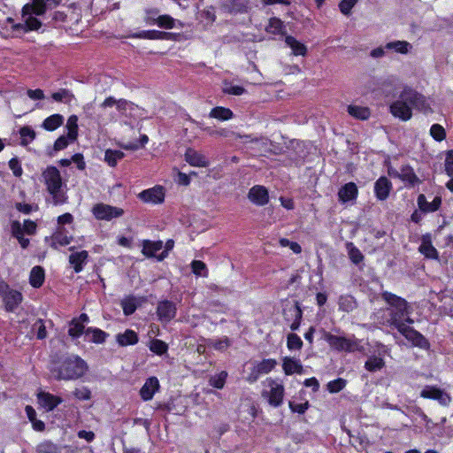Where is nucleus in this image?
I'll use <instances>...</instances> for the list:
<instances>
[{"mask_svg":"<svg viewBox=\"0 0 453 453\" xmlns=\"http://www.w3.org/2000/svg\"><path fill=\"white\" fill-rule=\"evenodd\" d=\"M142 253L144 257L148 258L157 257V253L163 249V242L146 239L142 240Z\"/></svg>","mask_w":453,"mask_h":453,"instance_id":"19","label":"nucleus"},{"mask_svg":"<svg viewBox=\"0 0 453 453\" xmlns=\"http://www.w3.org/2000/svg\"><path fill=\"white\" fill-rule=\"evenodd\" d=\"M289 312H291V315L294 317V321L290 325V329L292 331H296L300 327L302 318H303V311L300 308L299 304L296 303L295 306L290 308L288 310Z\"/></svg>","mask_w":453,"mask_h":453,"instance_id":"43","label":"nucleus"},{"mask_svg":"<svg viewBox=\"0 0 453 453\" xmlns=\"http://www.w3.org/2000/svg\"><path fill=\"white\" fill-rule=\"evenodd\" d=\"M399 179L402 181L408 183L411 187H414L415 185L421 183V180L415 173L414 169L409 165H405L401 167Z\"/></svg>","mask_w":453,"mask_h":453,"instance_id":"20","label":"nucleus"},{"mask_svg":"<svg viewBox=\"0 0 453 453\" xmlns=\"http://www.w3.org/2000/svg\"><path fill=\"white\" fill-rule=\"evenodd\" d=\"M46 190L51 196L54 205H61L67 202L68 196L63 190L65 183L60 171L54 165H48L42 173Z\"/></svg>","mask_w":453,"mask_h":453,"instance_id":"3","label":"nucleus"},{"mask_svg":"<svg viewBox=\"0 0 453 453\" xmlns=\"http://www.w3.org/2000/svg\"><path fill=\"white\" fill-rule=\"evenodd\" d=\"M425 104V97L416 90L405 88L399 98L390 104L391 114L403 121L411 119L412 116L411 107L421 108Z\"/></svg>","mask_w":453,"mask_h":453,"instance_id":"2","label":"nucleus"},{"mask_svg":"<svg viewBox=\"0 0 453 453\" xmlns=\"http://www.w3.org/2000/svg\"><path fill=\"white\" fill-rule=\"evenodd\" d=\"M177 34L171 32H165L159 30H149V39L148 40H165V41H173L176 40Z\"/></svg>","mask_w":453,"mask_h":453,"instance_id":"41","label":"nucleus"},{"mask_svg":"<svg viewBox=\"0 0 453 453\" xmlns=\"http://www.w3.org/2000/svg\"><path fill=\"white\" fill-rule=\"evenodd\" d=\"M86 334H91L90 342L96 344H103L106 342L109 334L98 327L89 326L86 329Z\"/></svg>","mask_w":453,"mask_h":453,"instance_id":"29","label":"nucleus"},{"mask_svg":"<svg viewBox=\"0 0 453 453\" xmlns=\"http://www.w3.org/2000/svg\"><path fill=\"white\" fill-rule=\"evenodd\" d=\"M149 142V137L147 134H142L140 136L139 141H135L133 142H128L127 144L122 145V148L127 150H137L140 148L144 147Z\"/></svg>","mask_w":453,"mask_h":453,"instance_id":"54","label":"nucleus"},{"mask_svg":"<svg viewBox=\"0 0 453 453\" xmlns=\"http://www.w3.org/2000/svg\"><path fill=\"white\" fill-rule=\"evenodd\" d=\"M67 136L70 141L73 142L78 137V118L76 115H71L66 123Z\"/></svg>","mask_w":453,"mask_h":453,"instance_id":"36","label":"nucleus"},{"mask_svg":"<svg viewBox=\"0 0 453 453\" xmlns=\"http://www.w3.org/2000/svg\"><path fill=\"white\" fill-rule=\"evenodd\" d=\"M176 20L168 14L160 15L157 18L156 25L160 28L173 29L175 27Z\"/></svg>","mask_w":453,"mask_h":453,"instance_id":"48","label":"nucleus"},{"mask_svg":"<svg viewBox=\"0 0 453 453\" xmlns=\"http://www.w3.org/2000/svg\"><path fill=\"white\" fill-rule=\"evenodd\" d=\"M36 450L38 453H59L58 446L50 441L40 443Z\"/></svg>","mask_w":453,"mask_h":453,"instance_id":"58","label":"nucleus"},{"mask_svg":"<svg viewBox=\"0 0 453 453\" xmlns=\"http://www.w3.org/2000/svg\"><path fill=\"white\" fill-rule=\"evenodd\" d=\"M39 404L46 411H52L61 403V398H38Z\"/></svg>","mask_w":453,"mask_h":453,"instance_id":"56","label":"nucleus"},{"mask_svg":"<svg viewBox=\"0 0 453 453\" xmlns=\"http://www.w3.org/2000/svg\"><path fill=\"white\" fill-rule=\"evenodd\" d=\"M228 373L226 371H221L209 379V385L217 389H221L226 384Z\"/></svg>","mask_w":453,"mask_h":453,"instance_id":"40","label":"nucleus"},{"mask_svg":"<svg viewBox=\"0 0 453 453\" xmlns=\"http://www.w3.org/2000/svg\"><path fill=\"white\" fill-rule=\"evenodd\" d=\"M410 47V43L405 41H395L391 42H388L385 45L387 50H394L395 52L401 54H406L408 52Z\"/></svg>","mask_w":453,"mask_h":453,"instance_id":"47","label":"nucleus"},{"mask_svg":"<svg viewBox=\"0 0 453 453\" xmlns=\"http://www.w3.org/2000/svg\"><path fill=\"white\" fill-rule=\"evenodd\" d=\"M265 31L274 35H283L286 34V27L280 18L273 17L269 19Z\"/></svg>","mask_w":453,"mask_h":453,"instance_id":"24","label":"nucleus"},{"mask_svg":"<svg viewBox=\"0 0 453 453\" xmlns=\"http://www.w3.org/2000/svg\"><path fill=\"white\" fill-rule=\"evenodd\" d=\"M185 160L192 166L196 167H207L209 160L200 152L188 148L185 152Z\"/></svg>","mask_w":453,"mask_h":453,"instance_id":"18","label":"nucleus"},{"mask_svg":"<svg viewBox=\"0 0 453 453\" xmlns=\"http://www.w3.org/2000/svg\"><path fill=\"white\" fill-rule=\"evenodd\" d=\"M417 203L419 211L423 213H431L437 211L441 205V197L436 196L434 200L429 203L426 201V197L424 194L418 196Z\"/></svg>","mask_w":453,"mask_h":453,"instance_id":"14","label":"nucleus"},{"mask_svg":"<svg viewBox=\"0 0 453 453\" xmlns=\"http://www.w3.org/2000/svg\"><path fill=\"white\" fill-rule=\"evenodd\" d=\"M392 182L386 176H380L374 183V195L380 201H385L392 190Z\"/></svg>","mask_w":453,"mask_h":453,"instance_id":"12","label":"nucleus"},{"mask_svg":"<svg viewBox=\"0 0 453 453\" xmlns=\"http://www.w3.org/2000/svg\"><path fill=\"white\" fill-rule=\"evenodd\" d=\"M45 280V271L43 267L40 265L34 266L29 274V284L35 288H41Z\"/></svg>","mask_w":453,"mask_h":453,"instance_id":"22","label":"nucleus"},{"mask_svg":"<svg viewBox=\"0 0 453 453\" xmlns=\"http://www.w3.org/2000/svg\"><path fill=\"white\" fill-rule=\"evenodd\" d=\"M35 16H42L47 11V4L44 0H32Z\"/></svg>","mask_w":453,"mask_h":453,"instance_id":"63","label":"nucleus"},{"mask_svg":"<svg viewBox=\"0 0 453 453\" xmlns=\"http://www.w3.org/2000/svg\"><path fill=\"white\" fill-rule=\"evenodd\" d=\"M149 349L156 355L162 356L167 352L168 345L162 340L153 339L150 342Z\"/></svg>","mask_w":453,"mask_h":453,"instance_id":"44","label":"nucleus"},{"mask_svg":"<svg viewBox=\"0 0 453 453\" xmlns=\"http://www.w3.org/2000/svg\"><path fill=\"white\" fill-rule=\"evenodd\" d=\"M70 142L71 141L67 135L66 136L65 135L59 136L55 141V142L53 144L52 151L49 152V156L53 157L55 152L65 150L69 145Z\"/></svg>","mask_w":453,"mask_h":453,"instance_id":"52","label":"nucleus"},{"mask_svg":"<svg viewBox=\"0 0 453 453\" xmlns=\"http://www.w3.org/2000/svg\"><path fill=\"white\" fill-rule=\"evenodd\" d=\"M248 198L252 203L264 206L269 202V193L265 186L255 185L249 190Z\"/></svg>","mask_w":453,"mask_h":453,"instance_id":"11","label":"nucleus"},{"mask_svg":"<svg viewBox=\"0 0 453 453\" xmlns=\"http://www.w3.org/2000/svg\"><path fill=\"white\" fill-rule=\"evenodd\" d=\"M88 370L87 363L77 355H70L53 360L50 372L57 380H76L82 377Z\"/></svg>","mask_w":453,"mask_h":453,"instance_id":"1","label":"nucleus"},{"mask_svg":"<svg viewBox=\"0 0 453 453\" xmlns=\"http://www.w3.org/2000/svg\"><path fill=\"white\" fill-rule=\"evenodd\" d=\"M160 384L157 377L148 378L140 390V396H153L159 389Z\"/></svg>","mask_w":453,"mask_h":453,"instance_id":"23","label":"nucleus"},{"mask_svg":"<svg viewBox=\"0 0 453 453\" xmlns=\"http://www.w3.org/2000/svg\"><path fill=\"white\" fill-rule=\"evenodd\" d=\"M20 145L27 146L32 141L35 139L36 134L35 130L29 126H24L19 128Z\"/></svg>","mask_w":453,"mask_h":453,"instance_id":"35","label":"nucleus"},{"mask_svg":"<svg viewBox=\"0 0 453 453\" xmlns=\"http://www.w3.org/2000/svg\"><path fill=\"white\" fill-rule=\"evenodd\" d=\"M282 370L286 375L302 374L303 372L301 361L291 357L282 358Z\"/></svg>","mask_w":453,"mask_h":453,"instance_id":"17","label":"nucleus"},{"mask_svg":"<svg viewBox=\"0 0 453 453\" xmlns=\"http://www.w3.org/2000/svg\"><path fill=\"white\" fill-rule=\"evenodd\" d=\"M209 117L220 121H226L234 118V112L229 108L216 106L211 110Z\"/></svg>","mask_w":453,"mask_h":453,"instance_id":"28","label":"nucleus"},{"mask_svg":"<svg viewBox=\"0 0 453 453\" xmlns=\"http://www.w3.org/2000/svg\"><path fill=\"white\" fill-rule=\"evenodd\" d=\"M42 23L35 17L29 16L25 20L26 32L37 31L41 28Z\"/></svg>","mask_w":453,"mask_h":453,"instance_id":"57","label":"nucleus"},{"mask_svg":"<svg viewBox=\"0 0 453 453\" xmlns=\"http://www.w3.org/2000/svg\"><path fill=\"white\" fill-rule=\"evenodd\" d=\"M138 341L137 333L132 329H127L124 333H119L116 335V342L121 347L134 345Z\"/></svg>","mask_w":453,"mask_h":453,"instance_id":"21","label":"nucleus"},{"mask_svg":"<svg viewBox=\"0 0 453 453\" xmlns=\"http://www.w3.org/2000/svg\"><path fill=\"white\" fill-rule=\"evenodd\" d=\"M303 345V342L298 334L290 333L287 335V348L289 350H300Z\"/></svg>","mask_w":453,"mask_h":453,"instance_id":"45","label":"nucleus"},{"mask_svg":"<svg viewBox=\"0 0 453 453\" xmlns=\"http://www.w3.org/2000/svg\"><path fill=\"white\" fill-rule=\"evenodd\" d=\"M348 112L350 116L360 120H366L371 116V111L368 107L358 105H349Z\"/></svg>","mask_w":453,"mask_h":453,"instance_id":"30","label":"nucleus"},{"mask_svg":"<svg viewBox=\"0 0 453 453\" xmlns=\"http://www.w3.org/2000/svg\"><path fill=\"white\" fill-rule=\"evenodd\" d=\"M177 314L176 304L170 300L159 301L157 306V316L160 322L167 323Z\"/></svg>","mask_w":453,"mask_h":453,"instance_id":"9","label":"nucleus"},{"mask_svg":"<svg viewBox=\"0 0 453 453\" xmlns=\"http://www.w3.org/2000/svg\"><path fill=\"white\" fill-rule=\"evenodd\" d=\"M381 297L389 305L387 309L389 326L397 329L399 325H405L404 317L411 313L408 302L388 291L382 292Z\"/></svg>","mask_w":453,"mask_h":453,"instance_id":"4","label":"nucleus"},{"mask_svg":"<svg viewBox=\"0 0 453 453\" xmlns=\"http://www.w3.org/2000/svg\"><path fill=\"white\" fill-rule=\"evenodd\" d=\"M418 251L428 259H438L439 253L432 243L430 234H423L421 237V244L418 247Z\"/></svg>","mask_w":453,"mask_h":453,"instance_id":"16","label":"nucleus"},{"mask_svg":"<svg viewBox=\"0 0 453 453\" xmlns=\"http://www.w3.org/2000/svg\"><path fill=\"white\" fill-rule=\"evenodd\" d=\"M339 310L344 312H350L357 308V302L350 295L341 296L338 301Z\"/></svg>","mask_w":453,"mask_h":453,"instance_id":"31","label":"nucleus"},{"mask_svg":"<svg viewBox=\"0 0 453 453\" xmlns=\"http://www.w3.org/2000/svg\"><path fill=\"white\" fill-rule=\"evenodd\" d=\"M137 307L136 298L134 296H129L121 301V308L126 316L134 314Z\"/></svg>","mask_w":453,"mask_h":453,"instance_id":"37","label":"nucleus"},{"mask_svg":"<svg viewBox=\"0 0 453 453\" xmlns=\"http://www.w3.org/2000/svg\"><path fill=\"white\" fill-rule=\"evenodd\" d=\"M8 165L14 176L20 177L22 175L23 170L20 162L17 157L11 158L8 162Z\"/></svg>","mask_w":453,"mask_h":453,"instance_id":"62","label":"nucleus"},{"mask_svg":"<svg viewBox=\"0 0 453 453\" xmlns=\"http://www.w3.org/2000/svg\"><path fill=\"white\" fill-rule=\"evenodd\" d=\"M11 233H12V236L17 240L23 237L24 234H26V232L24 231V229L22 227V225L18 220H14L12 222Z\"/></svg>","mask_w":453,"mask_h":453,"instance_id":"60","label":"nucleus"},{"mask_svg":"<svg viewBox=\"0 0 453 453\" xmlns=\"http://www.w3.org/2000/svg\"><path fill=\"white\" fill-rule=\"evenodd\" d=\"M397 331L409 342L411 346L421 349H429L430 343L428 340L418 331L409 325H399Z\"/></svg>","mask_w":453,"mask_h":453,"instance_id":"6","label":"nucleus"},{"mask_svg":"<svg viewBox=\"0 0 453 453\" xmlns=\"http://www.w3.org/2000/svg\"><path fill=\"white\" fill-rule=\"evenodd\" d=\"M358 196V188L355 182L349 181L339 188L338 200L342 203L354 201Z\"/></svg>","mask_w":453,"mask_h":453,"instance_id":"13","label":"nucleus"},{"mask_svg":"<svg viewBox=\"0 0 453 453\" xmlns=\"http://www.w3.org/2000/svg\"><path fill=\"white\" fill-rule=\"evenodd\" d=\"M289 407L293 412H297L302 414L308 408V401L305 398H295L292 401H289Z\"/></svg>","mask_w":453,"mask_h":453,"instance_id":"46","label":"nucleus"},{"mask_svg":"<svg viewBox=\"0 0 453 453\" xmlns=\"http://www.w3.org/2000/svg\"><path fill=\"white\" fill-rule=\"evenodd\" d=\"M63 122L64 117L61 114L55 113L47 117L43 120L42 127L47 131L52 132L58 129L60 126H62Z\"/></svg>","mask_w":453,"mask_h":453,"instance_id":"25","label":"nucleus"},{"mask_svg":"<svg viewBox=\"0 0 453 453\" xmlns=\"http://www.w3.org/2000/svg\"><path fill=\"white\" fill-rule=\"evenodd\" d=\"M125 157V153L119 150L108 149L104 153V160L111 167H115L119 160Z\"/></svg>","mask_w":453,"mask_h":453,"instance_id":"32","label":"nucleus"},{"mask_svg":"<svg viewBox=\"0 0 453 453\" xmlns=\"http://www.w3.org/2000/svg\"><path fill=\"white\" fill-rule=\"evenodd\" d=\"M78 319H73L69 322L68 335L73 340L79 339L83 334H86L85 326L77 322Z\"/></svg>","mask_w":453,"mask_h":453,"instance_id":"34","label":"nucleus"},{"mask_svg":"<svg viewBox=\"0 0 453 453\" xmlns=\"http://www.w3.org/2000/svg\"><path fill=\"white\" fill-rule=\"evenodd\" d=\"M159 10L157 8H148L144 11L143 21L150 26L156 25L159 17Z\"/></svg>","mask_w":453,"mask_h":453,"instance_id":"49","label":"nucleus"},{"mask_svg":"<svg viewBox=\"0 0 453 453\" xmlns=\"http://www.w3.org/2000/svg\"><path fill=\"white\" fill-rule=\"evenodd\" d=\"M346 249L348 251L349 257L354 265H359L364 261V255L362 254L360 250L355 246L353 242H348L346 243Z\"/></svg>","mask_w":453,"mask_h":453,"instance_id":"33","label":"nucleus"},{"mask_svg":"<svg viewBox=\"0 0 453 453\" xmlns=\"http://www.w3.org/2000/svg\"><path fill=\"white\" fill-rule=\"evenodd\" d=\"M430 134L437 142H441L446 138V131L440 124H433L431 126Z\"/></svg>","mask_w":453,"mask_h":453,"instance_id":"53","label":"nucleus"},{"mask_svg":"<svg viewBox=\"0 0 453 453\" xmlns=\"http://www.w3.org/2000/svg\"><path fill=\"white\" fill-rule=\"evenodd\" d=\"M324 339L332 349L337 351L354 352L359 350V342L356 338L351 339L326 333Z\"/></svg>","mask_w":453,"mask_h":453,"instance_id":"5","label":"nucleus"},{"mask_svg":"<svg viewBox=\"0 0 453 453\" xmlns=\"http://www.w3.org/2000/svg\"><path fill=\"white\" fill-rule=\"evenodd\" d=\"M277 365V361L274 358H265L257 363L255 366L257 368V372L262 374H267L272 372Z\"/></svg>","mask_w":453,"mask_h":453,"instance_id":"42","label":"nucleus"},{"mask_svg":"<svg viewBox=\"0 0 453 453\" xmlns=\"http://www.w3.org/2000/svg\"><path fill=\"white\" fill-rule=\"evenodd\" d=\"M286 44L292 50V53L295 56H305L307 53L306 46L301 42L297 41L292 35H287L285 37Z\"/></svg>","mask_w":453,"mask_h":453,"instance_id":"27","label":"nucleus"},{"mask_svg":"<svg viewBox=\"0 0 453 453\" xmlns=\"http://www.w3.org/2000/svg\"><path fill=\"white\" fill-rule=\"evenodd\" d=\"M420 396H449L437 386H426L420 393Z\"/></svg>","mask_w":453,"mask_h":453,"instance_id":"55","label":"nucleus"},{"mask_svg":"<svg viewBox=\"0 0 453 453\" xmlns=\"http://www.w3.org/2000/svg\"><path fill=\"white\" fill-rule=\"evenodd\" d=\"M265 387L269 388L268 396H283L284 387L281 383L276 381L275 380L271 378L267 379L265 381Z\"/></svg>","mask_w":453,"mask_h":453,"instance_id":"38","label":"nucleus"},{"mask_svg":"<svg viewBox=\"0 0 453 453\" xmlns=\"http://www.w3.org/2000/svg\"><path fill=\"white\" fill-rule=\"evenodd\" d=\"M385 362L382 357L377 356L370 357L365 364V368L369 372H376L382 369Z\"/></svg>","mask_w":453,"mask_h":453,"instance_id":"39","label":"nucleus"},{"mask_svg":"<svg viewBox=\"0 0 453 453\" xmlns=\"http://www.w3.org/2000/svg\"><path fill=\"white\" fill-rule=\"evenodd\" d=\"M11 233H12V236L17 240L23 237L24 234H26V232L24 231V229L22 227V225L18 220H14L12 222Z\"/></svg>","mask_w":453,"mask_h":453,"instance_id":"61","label":"nucleus"},{"mask_svg":"<svg viewBox=\"0 0 453 453\" xmlns=\"http://www.w3.org/2000/svg\"><path fill=\"white\" fill-rule=\"evenodd\" d=\"M4 310L7 312H14L23 302V295L20 291L10 288L3 296Z\"/></svg>","mask_w":453,"mask_h":453,"instance_id":"10","label":"nucleus"},{"mask_svg":"<svg viewBox=\"0 0 453 453\" xmlns=\"http://www.w3.org/2000/svg\"><path fill=\"white\" fill-rule=\"evenodd\" d=\"M358 0H342L339 3V10L340 12L349 16L351 13L352 8L356 5Z\"/></svg>","mask_w":453,"mask_h":453,"instance_id":"59","label":"nucleus"},{"mask_svg":"<svg viewBox=\"0 0 453 453\" xmlns=\"http://www.w3.org/2000/svg\"><path fill=\"white\" fill-rule=\"evenodd\" d=\"M137 197L146 203L159 204L165 201V190L163 186L156 185L140 192Z\"/></svg>","mask_w":453,"mask_h":453,"instance_id":"8","label":"nucleus"},{"mask_svg":"<svg viewBox=\"0 0 453 453\" xmlns=\"http://www.w3.org/2000/svg\"><path fill=\"white\" fill-rule=\"evenodd\" d=\"M88 260V252L87 250L75 251L69 255L68 261L74 273H79L83 271L84 266Z\"/></svg>","mask_w":453,"mask_h":453,"instance_id":"15","label":"nucleus"},{"mask_svg":"<svg viewBox=\"0 0 453 453\" xmlns=\"http://www.w3.org/2000/svg\"><path fill=\"white\" fill-rule=\"evenodd\" d=\"M51 247L57 249V245L66 246L71 243L73 237L66 234L65 228L58 229L51 236Z\"/></svg>","mask_w":453,"mask_h":453,"instance_id":"26","label":"nucleus"},{"mask_svg":"<svg viewBox=\"0 0 453 453\" xmlns=\"http://www.w3.org/2000/svg\"><path fill=\"white\" fill-rule=\"evenodd\" d=\"M192 273L196 276H208V269L204 262L201 260H193L191 262Z\"/></svg>","mask_w":453,"mask_h":453,"instance_id":"50","label":"nucleus"},{"mask_svg":"<svg viewBox=\"0 0 453 453\" xmlns=\"http://www.w3.org/2000/svg\"><path fill=\"white\" fill-rule=\"evenodd\" d=\"M347 384V380L342 378H337L329 381L326 385V388L331 394H335L340 392L342 389L345 388Z\"/></svg>","mask_w":453,"mask_h":453,"instance_id":"51","label":"nucleus"},{"mask_svg":"<svg viewBox=\"0 0 453 453\" xmlns=\"http://www.w3.org/2000/svg\"><path fill=\"white\" fill-rule=\"evenodd\" d=\"M92 213L96 219L111 220L112 219L121 217L124 214V210L101 203L93 206Z\"/></svg>","mask_w":453,"mask_h":453,"instance_id":"7","label":"nucleus"},{"mask_svg":"<svg viewBox=\"0 0 453 453\" xmlns=\"http://www.w3.org/2000/svg\"><path fill=\"white\" fill-rule=\"evenodd\" d=\"M445 172L448 176H453V150L447 153L445 159Z\"/></svg>","mask_w":453,"mask_h":453,"instance_id":"64","label":"nucleus"}]
</instances>
